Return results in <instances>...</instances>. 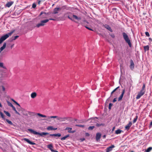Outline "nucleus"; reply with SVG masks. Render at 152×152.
Here are the masks:
<instances>
[{"mask_svg": "<svg viewBox=\"0 0 152 152\" xmlns=\"http://www.w3.org/2000/svg\"><path fill=\"white\" fill-rule=\"evenodd\" d=\"M14 111H15V112L16 114H17L19 115H20V114L18 112H17V111L16 109Z\"/></svg>", "mask_w": 152, "mask_h": 152, "instance_id": "50", "label": "nucleus"}, {"mask_svg": "<svg viewBox=\"0 0 152 152\" xmlns=\"http://www.w3.org/2000/svg\"><path fill=\"white\" fill-rule=\"evenodd\" d=\"M96 125L97 126H100L101 125V124H96Z\"/></svg>", "mask_w": 152, "mask_h": 152, "instance_id": "56", "label": "nucleus"}, {"mask_svg": "<svg viewBox=\"0 0 152 152\" xmlns=\"http://www.w3.org/2000/svg\"><path fill=\"white\" fill-rule=\"evenodd\" d=\"M125 93V90L123 89L122 90V93L121 95L118 98V101H120L122 99V98L123 96V95Z\"/></svg>", "mask_w": 152, "mask_h": 152, "instance_id": "16", "label": "nucleus"}, {"mask_svg": "<svg viewBox=\"0 0 152 152\" xmlns=\"http://www.w3.org/2000/svg\"><path fill=\"white\" fill-rule=\"evenodd\" d=\"M91 120L92 121V122H94V123L95 122V119L94 118H92L91 119Z\"/></svg>", "mask_w": 152, "mask_h": 152, "instance_id": "51", "label": "nucleus"}, {"mask_svg": "<svg viewBox=\"0 0 152 152\" xmlns=\"http://www.w3.org/2000/svg\"><path fill=\"white\" fill-rule=\"evenodd\" d=\"M72 128L66 127L65 128V130H67L68 132L70 133H74L75 132V130L72 131Z\"/></svg>", "mask_w": 152, "mask_h": 152, "instance_id": "11", "label": "nucleus"}, {"mask_svg": "<svg viewBox=\"0 0 152 152\" xmlns=\"http://www.w3.org/2000/svg\"><path fill=\"white\" fill-rule=\"evenodd\" d=\"M152 150V147H149L147 149L145 150V152H149Z\"/></svg>", "mask_w": 152, "mask_h": 152, "instance_id": "30", "label": "nucleus"}, {"mask_svg": "<svg viewBox=\"0 0 152 152\" xmlns=\"http://www.w3.org/2000/svg\"><path fill=\"white\" fill-rule=\"evenodd\" d=\"M37 94L36 92H33L31 94V97L32 98H34L37 96Z\"/></svg>", "mask_w": 152, "mask_h": 152, "instance_id": "25", "label": "nucleus"}, {"mask_svg": "<svg viewBox=\"0 0 152 152\" xmlns=\"http://www.w3.org/2000/svg\"><path fill=\"white\" fill-rule=\"evenodd\" d=\"M115 129V127H114L113 128V129H112L113 131Z\"/></svg>", "mask_w": 152, "mask_h": 152, "instance_id": "62", "label": "nucleus"}, {"mask_svg": "<svg viewBox=\"0 0 152 152\" xmlns=\"http://www.w3.org/2000/svg\"><path fill=\"white\" fill-rule=\"evenodd\" d=\"M0 67L4 69H6V67L4 66V64L3 63H0Z\"/></svg>", "mask_w": 152, "mask_h": 152, "instance_id": "33", "label": "nucleus"}, {"mask_svg": "<svg viewBox=\"0 0 152 152\" xmlns=\"http://www.w3.org/2000/svg\"><path fill=\"white\" fill-rule=\"evenodd\" d=\"M141 90L145 92V84H143V86L142 88V89H141Z\"/></svg>", "mask_w": 152, "mask_h": 152, "instance_id": "32", "label": "nucleus"}, {"mask_svg": "<svg viewBox=\"0 0 152 152\" xmlns=\"http://www.w3.org/2000/svg\"><path fill=\"white\" fill-rule=\"evenodd\" d=\"M69 134H68L66 136L61 138V140H65L67 138L69 137Z\"/></svg>", "mask_w": 152, "mask_h": 152, "instance_id": "29", "label": "nucleus"}, {"mask_svg": "<svg viewBox=\"0 0 152 152\" xmlns=\"http://www.w3.org/2000/svg\"><path fill=\"white\" fill-rule=\"evenodd\" d=\"M83 22H84V23H88L87 22V20H84L83 21Z\"/></svg>", "mask_w": 152, "mask_h": 152, "instance_id": "58", "label": "nucleus"}, {"mask_svg": "<svg viewBox=\"0 0 152 152\" xmlns=\"http://www.w3.org/2000/svg\"><path fill=\"white\" fill-rule=\"evenodd\" d=\"M104 27L108 29L109 31H110V32H112L113 31V30L111 29L110 27L107 25L105 24L104 25Z\"/></svg>", "mask_w": 152, "mask_h": 152, "instance_id": "20", "label": "nucleus"}, {"mask_svg": "<svg viewBox=\"0 0 152 152\" xmlns=\"http://www.w3.org/2000/svg\"><path fill=\"white\" fill-rule=\"evenodd\" d=\"M40 1H39V2H38V4H40Z\"/></svg>", "mask_w": 152, "mask_h": 152, "instance_id": "63", "label": "nucleus"}, {"mask_svg": "<svg viewBox=\"0 0 152 152\" xmlns=\"http://www.w3.org/2000/svg\"><path fill=\"white\" fill-rule=\"evenodd\" d=\"M12 109L14 111L15 110H16V109L15 108V107L14 106H13L12 107Z\"/></svg>", "mask_w": 152, "mask_h": 152, "instance_id": "55", "label": "nucleus"}, {"mask_svg": "<svg viewBox=\"0 0 152 152\" xmlns=\"http://www.w3.org/2000/svg\"><path fill=\"white\" fill-rule=\"evenodd\" d=\"M85 135L86 136H89L90 135V134L89 133H86L85 134Z\"/></svg>", "mask_w": 152, "mask_h": 152, "instance_id": "52", "label": "nucleus"}, {"mask_svg": "<svg viewBox=\"0 0 152 152\" xmlns=\"http://www.w3.org/2000/svg\"><path fill=\"white\" fill-rule=\"evenodd\" d=\"M12 100L13 102L15 103L17 105H18V106H20V104L16 101H15L14 99H12Z\"/></svg>", "mask_w": 152, "mask_h": 152, "instance_id": "42", "label": "nucleus"}, {"mask_svg": "<svg viewBox=\"0 0 152 152\" xmlns=\"http://www.w3.org/2000/svg\"><path fill=\"white\" fill-rule=\"evenodd\" d=\"M49 20H53L55 21L56 20L55 19L50 18L49 19L44 20L41 21L40 23H38L36 25V27L39 28L40 26H44L45 25V23L48 22Z\"/></svg>", "mask_w": 152, "mask_h": 152, "instance_id": "2", "label": "nucleus"}, {"mask_svg": "<svg viewBox=\"0 0 152 152\" xmlns=\"http://www.w3.org/2000/svg\"><path fill=\"white\" fill-rule=\"evenodd\" d=\"M132 124L131 122H129L126 126L125 128V129L127 130H129L130 127H131V126H132Z\"/></svg>", "mask_w": 152, "mask_h": 152, "instance_id": "18", "label": "nucleus"}, {"mask_svg": "<svg viewBox=\"0 0 152 152\" xmlns=\"http://www.w3.org/2000/svg\"><path fill=\"white\" fill-rule=\"evenodd\" d=\"M21 111V113L23 114V115L25 116H27L28 114L27 113V111H26L23 108L21 109V110H20Z\"/></svg>", "mask_w": 152, "mask_h": 152, "instance_id": "13", "label": "nucleus"}, {"mask_svg": "<svg viewBox=\"0 0 152 152\" xmlns=\"http://www.w3.org/2000/svg\"><path fill=\"white\" fill-rule=\"evenodd\" d=\"M145 34L148 37H149L150 36L148 32H145Z\"/></svg>", "mask_w": 152, "mask_h": 152, "instance_id": "48", "label": "nucleus"}, {"mask_svg": "<svg viewBox=\"0 0 152 152\" xmlns=\"http://www.w3.org/2000/svg\"><path fill=\"white\" fill-rule=\"evenodd\" d=\"M150 125H152V122H151L150 123Z\"/></svg>", "mask_w": 152, "mask_h": 152, "instance_id": "64", "label": "nucleus"}, {"mask_svg": "<svg viewBox=\"0 0 152 152\" xmlns=\"http://www.w3.org/2000/svg\"><path fill=\"white\" fill-rule=\"evenodd\" d=\"M124 38L126 42L127 43L130 47H131L132 44L130 40L129 39L127 35L125 32L122 33Z\"/></svg>", "mask_w": 152, "mask_h": 152, "instance_id": "4", "label": "nucleus"}, {"mask_svg": "<svg viewBox=\"0 0 152 152\" xmlns=\"http://www.w3.org/2000/svg\"><path fill=\"white\" fill-rule=\"evenodd\" d=\"M115 147L114 145H112L110 146L107 147L106 149V152H109L111 151Z\"/></svg>", "mask_w": 152, "mask_h": 152, "instance_id": "8", "label": "nucleus"}, {"mask_svg": "<svg viewBox=\"0 0 152 152\" xmlns=\"http://www.w3.org/2000/svg\"><path fill=\"white\" fill-rule=\"evenodd\" d=\"M15 31V30H13L11 31L10 33H9L8 34L2 36L0 38V44H1L3 41L9 37L10 36H11V35Z\"/></svg>", "mask_w": 152, "mask_h": 152, "instance_id": "1", "label": "nucleus"}, {"mask_svg": "<svg viewBox=\"0 0 152 152\" xmlns=\"http://www.w3.org/2000/svg\"><path fill=\"white\" fill-rule=\"evenodd\" d=\"M19 36H16L14 37L12 39V40H14L18 38Z\"/></svg>", "mask_w": 152, "mask_h": 152, "instance_id": "41", "label": "nucleus"}, {"mask_svg": "<svg viewBox=\"0 0 152 152\" xmlns=\"http://www.w3.org/2000/svg\"><path fill=\"white\" fill-rule=\"evenodd\" d=\"M82 24L83 26H85V27L87 28L89 30H92L90 28H89L87 26H84V23H82Z\"/></svg>", "mask_w": 152, "mask_h": 152, "instance_id": "39", "label": "nucleus"}, {"mask_svg": "<svg viewBox=\"0 0 152 152\" xmlns=\"http://www.w3.org/2000/svg\"><path fill=\"white\" fill-rule=\"evenodd\" d=\"M23 140L26 141L28 143L31 145H35L36 144V143L33 142L31 141H30L28 139L26 138H24L23 139Z\"/></svg>", "mask_w": 152, "mask_h": 152, "instance_id": "9", "label": "nucleus"}, {"mask_svg": "<svg viewBox=\"0 0 152 152\" xmlns=\"http://www.w3.org/2000/svg\"><path fill=\"white\" fill-rule=\"evenodd\" d=\"M27 113L28 114V115H32V116H34L36 115V113H35L34 112H33L27 111ZM36 114L40 117H44V118L47 117V116L46 115H42V114H41L39 113H37Z\"/></svg>", "mask_w": 152, "mask_h": 152, "instance_id": "5", "label": "nucleus"}, {"mask_svg": "<svg viewBox=\"0 0 152 152\" xmlns=\"http://www.w3.org/2000/svg\"><path fill=\"white\" fill-rule=\"evenodd\" d=\"M61 8L60 7L55 8L54 9L53 12V13L56 14L58 13V11L61 10Z\"/></svg>", "mask_w": 152, "mask_h": 152, "instance_id": "12", "label": "nucleus"}, {"mask_svg": "<svg viewBox=\"0 0 152 152\" xmlns=\"http://www.w3.org/2000/svg\"><path fill=\"white\" fill-rule=\"evenodd\" d=\"M6 43L4 42V43L3 46L0 48V52H1L6 48Z\"/></svg>", "mask_w": 152, "mask_h": 152, "instance_id": "22", "label": "nucleus"}, {"mask_svg": "<svg viewBox=\"0 0 152 152\" xmlns=\"http://www.w3.org/2000/svg\"><path fill=\"white\" fill-rule=\"evenodd\" d=\"M145 91L141 90L138 93V94L136 97V99H139L142 95H143L145 94Z\"/></svg>", "mask_w": 152, "mask_h": 152, "instance_id": "7", "label": "nucleus"}, {"mask_svg": "<svg viewBox=\"0 0 152 152\" xmlns=\"http://www.w3.org/2000/svg\"><path fill=\"white\" fill-rule=\"evenodd\" d=\"M4 112L7 116H8L9 117L11 116V115L8 112L6 111L5 110H4Z\"/></svg>", "mask_w": 152, "mask_h": 152, "instance_id": "31", "label": "nucleus"}, {"mask_svg": "<svg viewBox=\"0 0 152 152\" xmlns=\"http://www.w3.org/2000/svg\"><path fill=\"white\" fill-rule=\"evenodd\" d=\"M43 14H44L45 15H49L50 14V13L49 12L46 13V12H42L40 13L39 15L41 16Z\"/></svg>", "mask_w": 152, "mask_h": 152, "instance_id": "35", "label": "nucleus"}, {"mask_svg": "<svg viewBox=\"0 0 152 152\" xmlns=\"http://www.w3.org/2000/svg\"><path fill=\"white\" fill-rule=\"evenodd\" d=\"M14 45V44H13L11 46L10 48H11V49H12Z\"/></svg>", "mask_w": 152, "mask_h": 152, "instance_id": "54", "label": "nucleus"}, {"mask_svg": "<svg viewBox=\"0 0 152 152\" xmlns=\"http://www.w3.org/2000/svg\"><path fill=\"white\" fill-rule=\"evenodd\" d=\"M138 118L137 116H136L135 118H134L133 121V123L134 124L136 122Z\"/></svg>", "mask_w": 152, "mask_h": 152, "instance_id": "37", "label": "nucleus"}, {"mask_svg": "<svg viewBox=\"0 0 152 152\" xmlns=\"http://www.w3.org/2000/svg\"><path fill=\"white\" fill-rule=\"evenodd\" d=\"M28 130L31 133L33 134H34L39 135L41 136H43V135H46L47 134H49V133L48 132H43L42 133H39L34 131V130L31 129H28Z\"/></svg>", "mask_w": 152, "mask_h": 152, "instance_id": "3", "label": "nucleus"}, {"mask_svg": "<svg viewBox=\"0 0 152 152\" xmlns=\"http://www.w3.org/2000/svg\"><path fill=\"white\" fill-rule=\"evenodd\" d=\"M67 17L68 18H69V19L71 20H72V21H74L75 22V23H77V21H75L73 19H72V18H70L69 16H67Z\"/></svg>", "mask_w": 152, "mask_h": 152, "instance_id": "43", "label": "nucleus"}, {"mask_svg": "<svg viewBox=\"0 0 152 152\" xmlns=\"http://www.w3.org/2000/svg\"><path fill=\"white\" fill-rule=\"evenodd\" d=\"M119 86L117 87L116 88H115L111 92V96L113 94L114 92L116 91V90H117L118 89V88H119Z\"/></svg>", "mask_w": 152, "mask_h": 152, "instance_id": "34", "label": "nucleus"}, {"mask_svg": "<svg viewBox=\"0 0 152 152\" xmlns=\"http://www.w3.org/2000/svg\"><path fill=\"white\" fill-rule=\"evenodd\" d=\"M62 8H64V9H66V6H63L62 7Z\"/></svg>", "mask_w": 152, "mask_h": 152, "instance_id": "57", "label": "nucleus"}, {"mask_svg": "<svg viewBox=\"0 0 152 152\" xmlns=\"http://www.w3.org/2000/svg\"><path fill=\"white\" fill-rule=\"evenodd\" d=\"M122 131V130L119 129H118L115 131V133L116 134H120L121 132Z\"/></svg>", "mask_w": 152, "mask_h": 152, "instance_id": "28", "label": "nucleus"}, {"mask_svg": "<svg viewBox=\"0 0 152 152\" xmlns=\"http://www.w3.org/2000/svg\"><path fill=\"white\" fill-rule=\"evenodd\" d=\"M53 152H58V151H57L54 150V151H53Z\"/></svg>", "mask_w": 152, "mask_h": 152, "instance_id": "61", "label": "nucleus"}, {"mask_svg": "<svg viewBox=\"0 0 152 152\" xmlns=\"http://www.w3.org/2000/svg\"><path fill=\"white\" fill-rule=\"evenodd\" d=\"M1 87L2 89V91H5V88L3 86H1Z\"/></svg>", "mask_w": 152, "mask_h": 152, "instance_id": "45", "label": "nucleus"}, {"mask_svg": "<svg viewBox=\"0 0 152 152\" xmlns=\"http://www.w3.org/2000/svg\"><path fill=\"white\" fill-rule=\"evenodd\" d=\"M149 49V47L148 45H146L144 47V50L145 52L147 50H148Z\"/></svg>", "mask_w": 152, "mask_h": 152, "instance_id": "27", "label": "nucleus"}, {"mask_svg": "<svg viewBox=\"0 0 152 152\" xmlns=\"http://www.w3.org/2000/svg\"><path fill=\"white\" fill-rule=\"evenodd\" d=\"M72 17L74 18L77 20H79L81 19V18L80 17H78L75 15H73Z\"/></svg>", "mask_w": 152, "mask_h": 152, "instance_id": "26", "label": "nucleus"}, {"mask_svg": "<svg viewBox=\"0 0 152 152\" xmlns=\"http://www.w3.org/2000/svg\"><path fill=\"white\" fill-rule=\"evenodd\" d=\"M58 117H59L56 116H48L47 117L48 119V121H50V120H49V119H50L51 118H57H57H58Z\"/></svg>", "mask_w": 152, "mask_h": 152, "instance_id": "23", "label": "nucleus"}, {"mask_svg": "<svg viewBox=\"0 0 152 152\" xmlns=\"http://www.w3.org/2000/svg\"><path fill=\"white\" fill-rule=\"evenodd\" d=\"M57 128H53L52 126H49L47 128V129L48 130H56Z\"/></svg>", "mask_w": 152, "mask_h": 152, "instance_id": "21", "label": "nucleus"}, {"mask_svg": "<svg viewBox=\"0 0 152 152\" xmlns=\"http://www.w3.org/2000/svg\"><path fill=\"white\" fill-rule=\"evenodd\" d=\"M7 103L8 105L10 106V107H12L13 106V105L12 104L11 102H9L8 101H7Z\"/></svg>", "mask_w": 152, "mask_h": 152, "instance_id": "38", "label": "nucleus"}, {"mask_svg": "<svg viewBox=\"0 0 152 152\" xmlns=\"http://www.w3.org/2000/svg\"><path fill=\"white\" fill-rule=\"evenodd\" d=\"M47 148L50 149L52 152L54 151V150L53 149V147L52 144H50L47 146Z\"/></svg>", "mask_w": 152, "mask_h": 152, "instance_id": "19", "label": "nucleus"}, {"mask_svg": "<svg viewBox=\"0 0 152 152\" xmlns=\"http://www.w3.org/2000/svg\"><path fill=\"white\" fill-rule=\"evenodd\" d=\"M76 126L79 127H85V126L83 125H78V124H76L75 125Z\"/></svg>", "mask_w": 152, "mask_h": 152, "instance_id": "40", "label": "nucleus"}, {"mask_svg": "<svg viewBox=\"0 0 152 152\" xmlns=\"http://www.w3.org/2000/svg\"><path fill=\"white\" fill-rule=\"evenodd\" d=\"M14 3V2L13 1H10L8 2L5 4V6L8 7H10Z\"/></svg>", "mask_w": 152, "mask_h": 152, "instance_id": "10", "label": "nucleus"}, {"mask_svg": "<svg viewBox=\"0 0 152 152\" xmlns=\"http://www.w3.org/2000/svg\"><path fill=\"white\" fill-rule=\"evenodd\" d=\"M0 116L3 119L4 121L6 120V121L10 124L11 125H13V124L11 121L9 120L8 119H6L5 118L4 115L2 113L0 112Z\"/></svg>", "mask_w": 152, "mask_h": 152, "instance_id": "6", "label": "nucleus"}, {"mask_svg": "<svg viewBox=\"0 0 152 152\" xmlns=\"http://www.w3.org/2000/svg\"><path fill=\"white\" fill-rule=\"evenodd\" d=\"M116 99H117L116 98H115L113 100V102H116L117 100Z\"/></svg>", "mask_w": 152, "mask_h": 152, "instance_id": "53", "label": "nucleus"}, {"mask_svg": "<svg viewBox=\"0 0 152 152\" xmlns=\"http://www.w3.org/2000/svg\"><path fill=\"white\" fill-rule=\"evenodd\" d=\"M50 136H55V137H60L61 136V134L59 133H58L57 134H50Z\"/></svg>", "mask_w": 152, "mask_h": 152, "instance_id": "24", "label": "nucleus"}, {"mask_svg": "<svg viewBox=\"0 0 152 152\" xmlns=\"http://www.w3.org/2000/svg\"><path fill=\"white\" fill-rule=\"evenodd\" d=\"M68 119V118H62L61 117H59L58 118H57L58 120L60 121H65Z\"/></svg>", "mask_w": 152, "mask_h": 152, "instance_id": "15", "label": "nucleus"}, {"mask_svg": "<svg viewBox=\"0 0 152 152\" xmlns=\"http://www.w3.org/2000/svg\"><path fill=\"white\" fill-rule=\"evenodd\" d=\"M101 134L99 133H98L96 134V139L97 141H99L101 137Z\"/></svg>", "mask_w": 152, "mask_h": 152, "instance_id": "14", "label": "nucleus"}, {"mask_svg": "<svg viewBox=\"0 0 152 152\" xmlns=\"http://www.w3.org/2000/svg\"><path fill=\"white\" fill-rule=\"evenodd\" d=\"M68 14V12L65 13V14H64V16H66V15H67V14Z\"/></svg>", "mask_w": 152, "mask_h": 152, "instance_id": "60", "label": "nucleus"}, {"mask_svg": "<svg viewBox=\"0 0 152 152\" xmlns=\"http://www.w3.org/2000/svg\"><path fill=\"white\" fill-rule=\"evenodd\" d=\"M95 127L94 126H90L88 127V130H92L93 129H94Z\"/></svg>", "mask_w": 152, "mask_h": 152, "instance_id": "36", "label": "nucleus"}, {"mask_svg": "<svg viewBox=\"0 0 152 152\" xmlns=\"http://www.w3.org/2000/svg\"><path fill=\"white\" fill-rule=\"evenodd\" d=\"M112 106H113V104H112L111 103H110L109 104V107H108L109 110H110L111 109V107Z\"/></svg>", "mask_w": 152, "mask_h": 152, "instance_id": "44", "label": "nucleus"}, {"mask_svg": "<svg viewBox=\"0 0 152 152\" xmlns=\"http://www.w3.org/2000/svg\"><path fill=\"white\" fill-rule=\"evenodd\" d=\"M130 67L131 69L132 70L134 68V64L132 60H130Z\"/></svg>", "mask_w": 152, "mask_h": 152, "instance_id": "17", "label": "nucleus"}, {"mask_svg": "<svg viewBox=\"0 0 152 152\" xmlns=\"http://www.w3.org/2000/svg\"><path fill=\"white\" fill-rule=\"evenodd\" d=\"M17 108L18 109V110L19 111H20V110H21V109H23V108H21L20 106H18L17 107Z\"/></svg>", "mask_w": 152, "mask_h": 152, "instance_id": "47", "label": "nucleus"}, {"mask_svg": "<svg viewBox=\"0 0 152 152\" xmlns=\"http://www.w3.org/2000/svg\"><path fill=\"white\" fill-rule=\"evenodd\" d=\"M36 7V5L35 3H34L32 4V7L33 8H34Z\"/></svg>", "mask_w": 152, "mask_h": 152, "instance_id": "46", "label": "nucleus"}, {"mask_svg": "<svg viewBox=\"0 0 152 152\" xmlns=\"http://www.w3.org/2000/svg\"><path fill=\"white\" fill-rule=\"evenodd\" d=\"M14 111H15V112L16 114H17L19 115H20V114L18 112H17V111L16 109Z\"/></svg>", "mask_w": 152, "mask_h": 152, "instance_id": "49", "label": "nucleus"}, {"mask_svg": "<svg viewBox=\"0 0 152 152\" xmlns=\"http://www.w3.org/2000/svg\"><path fill=\"white\" fill-rule=\"evenodd\" d=\"M111 37H113V38H114V35H113H113H111Z\"/></svg>", "mask_w": 152, "mask_h": 152, "instance_id": "59", "label": "nucleus"}]
</instances>
